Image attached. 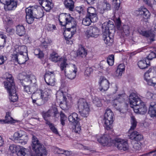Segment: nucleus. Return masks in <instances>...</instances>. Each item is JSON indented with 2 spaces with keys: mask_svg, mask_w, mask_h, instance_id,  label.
Returning <instances> with one entry per match:
<instances>
[{
  "mask_svg": "<svg viewBox=\"0 0 156 156\" xmlns=\"http://www.w3.org/2000/svg\"><path fill=\"white\" fill-rule=\"evenodd\" d=\"M130 105H133L135 112L143 115L147 111V108L144 103L142 101L137 95L134 93H131L129 96Z\"/></svg>",
  "mask_w": 156,
  "mask_h": 156,
  "instance_id": "obj_1",
  "label": "nucleus"
},
{
  "mask_svg": "<svg viewBox=\"0 0 156 156\" xmlns=\"http://www.w3.org/2000/svg\"><path fill=\"white\" fill-rule=\"evenodd\" d=\"M31 145L35 155L32 154L31 156H47L48 152L46 148L41 144L36 136L33 135Z\"/></svg>",
  "mask_w": 156,
  "mask_h": 156,
  "instance_id": "obj_2",
  "label": "nucleus"
},
{
  "mask_svg": "<svg viewBox=\"0 0 156 156\" xmlns=\"http://www.w3.org/2000/svg\"><path fill=\"white\" fill-rule=\"evenodd\" d=\"M58 20L60 24L62 26L65 27L67 25L71 24L70 32L73 36L75 34L76 30V22L70 14L61 15L59 16Z\"/></svg>",
  "mask_w": 156,
  "mask_h": 156,
  "instance_id": "obj_3",
  "label": "nucleus"
},
{
  "mask_svg": "<svg viewBox=\"0 0 156 156\" xmlns=\"http://www.w3.org/2000/svg\"><path fill=\"white\" fill-rule=\"evenodd\" d=\"M131 123L132 125L129 131V138L136 141L140 140L143 137L142 136L136 131L133 130L136 128L137 123L134 116L131 117Z\"/></svg>",
  "mask_w": 156,
  "mask_h": 156,
  "instance_id": "obj_4",
  "label": "nucleus"
},
{
  "mask_svg": "<svg viewBox=\"0 0 156 156\" xmlns=\"http://www.w3.org/2000/svg\"><path fill=\"white\" fill-rule=\"evenodd\" d=\"M79 112L83 117H87L89 115L90 108L86 100L83 98L79 99L78 102Z\"/></svg>",
  "mask_w": 156,
  "mask_h": 156,
  "instance_id": "obj_5",
  "label": "nucleus"
},
{
  "mask_svg": "<svg viewBox=\"0 0 156 156\" xmlns=\"http://www.w3.org/2000/svg\"><path fill=\"white\" fill-rule=\"evenodd\" d=\"M114 116V114L111 110L108 109L106 110L103 122L104 123V126L107 130L112 128Z\"/></svg>",
  "mask_w": 156,
  "mask_h": 156,
  "instance_id": "obj_6",
  "label": "nucleus"
},
{
  "mask_svg": "<svg viewBox=\"0 0 156 156\" xmlns=\"http://www.w3.org/2000/svg\"><path fill=\"white\" fill-rule=\"evenodd\" d=\"M126 95L124 94H119L115 99L112 101V104L113 107L120 113H124L122 108V106L120 103L124 102L126 98Z\"/></svg>",
  "mask_w": 156,
  "mask_h": 156,
  "instance_id": "obj_7",
  "label": "nucleus"
},
{
  "mask_svg": "<svg viewBox=\"0 0 156 156\" xmlns=\"http://www.w3.org/2000/svg\"><path fill=\"white\" fill-rule=\"evenodd\" d=\"M42 115L43 118L47 122L48 121V118L52 116L55 118H57L59 117V114L57 108L54 107L49 109L47 111H43L42 112Z\"/></svg>",
  "mask_w": 156,
  "mask_h": 156,
  "instance_id": "obj_8",
  "label": "nucleus"
},
{
  "mask_svg": "<svg viewBox=\"0 0 156 156\" xmlns=\"http://www.w3.org/2000/svg\"><path fill=\"white\" fill-rule=\"evenodd\" d=\"M44 78L46 83L48 85L52 86L55 85V81L54 71L46 72Z\"/></svg>",
  "mask_w": 156,
  "mask_h": 156,
  "instance_id": "obj_9",
  "label": "nucleus"
},
{
  "mask_svg": "<svg viewBox=\"0 0 156 156\" xmlns=\"http://www.w3.org/2000/svg\"><path fill=\"white\" fill-rule=\"evenodd\" d=\"M115 145L119 149L124 151L127 150L129 148L127 141L123 139L117 138L115 139Z\"/></svg>",
  "mask_w": 156,
  "mask_h": 156,
  "instance_id": "obj_10",
  "label": "nucleus"
},
{
  "mask_svg": "<svg viewBox=\"0 0 156 156\" xmlns=\"http://www.w3.org/2000/svg\"><path fill=\"white\" fill-rule=\"evenodd\" d=\"M28 8L35 18L39 19L44 16V11L41 7L39 6L36 8L34 6H32Z\"/></svg>",
  "mask_w": 156,
  "mask_h": 156,
  "instance_id": "obj_11",
  "label": "nucleus"
},
{
  "mask_svg": "<svg viewBox=\"0 0 156 156\" xmlns=\"http://www.w3.org/2000/svg\"><path fill=\"white\" fill-rule=\"evenodd\" d=\"M100 34V30L96 27H90L87 30L86 34L88 38L97 37Z\"/></svg>",
  "mask_w": 156,
  "mask_h": 156,
  "instance_id": "obj_12",
  "label": "nucleus"
},
{
  "mask_svg": "<svg viewBox=\"0 0 156 156\" xmlns=\"http://www.w3.org/2000/svg\"><path fill=\"white\" fill-rule=\"evenodd\" d=\"M77 72V68L75 65H73L69 68L66 69L65 73V76L68 78L73 80L74 79L76 76V73Z\"/></svg>",
  "mask_w": 156,
  "mask_h": 156,
  "instance_id": "obj_13",
  "label": "nucleus"
},
{
  "mask_svg": "<svg viewBox=\"0 0 156 156\" xmlns=\"http://www.w3.org/2000/svg\"><path fill=\"white\" fill-rule=\"evenodd\" d=\"M0 2L5 5L6 10H11L16 7L17 2L16 0H0Z\"/></svg>",
  "mask_w": 156,
  "mask_h": 156,
  "instance_id": "obj_14",
  "label": "nucleus"
},
{
  "mask_svg": "<svg viewBox=\"0 0 156 156\" xmlns=\"http://www.w3.org/2000/svg\"><path fill=\"white\" fill-rule=\"evenodd\" d=\"M51 90L50 89L45 88L43 91L42 90L39 91L38 95L37 97V99L41 98L44 101H48L51 97Z\"/></svg>",
  "mask_w": 156,
  "mask_h": 156,
  "instance_id": "obj_15",
  "label": "nucleus"
},
{
  "mask_svg": "<svg viewBox=\"0 0 156 156\" xmlns=\"http://www.w3.org/2000/svg\"><path fill=\"white\" fill-rule=\"evenodd\" d=\"M20 55H19V54H15L14 52V54L12 55V58L15 62H17L20 64H23L28 60V55L26 56H24L23 54Z\"/></svg>",
  "mask_w": 156,
  "mask_h": 156,
  "instance_id": "obj_16",
  "label": "nucleus"
},
{
  "mask_svg": "<svg viewBox=\"0 0 156 156\" xmlns=\"http://www.w3.org/2000/svg\"><path fill=\"white\" fill-rule=\"evenodd\" d=\"M100 85L99 89L101 91H105L109 88V83L108 81L103 77H100L99 82Z\"/></svg>",
  "mask_w": 156,
  "mask_h": 156,
  "instance_id": "obj_17",
  "label": "nucleus"
},
{
  "mask_svg": "<svg viewBox=\"0 0 156 156\" xmlns=\"http://www.w3.org/2000/svg\"><path fill=\"white\" fill-rule=\"evenodd\" d=\"M39 3L47 12H49L53 7L51 0H38Z\"/></svg>",
  "mask_w": 156,
  "mask_h": 156,
  "instance_id": "obj_18",
  "label": "nucleus"
},
{
  "mask_svg": "<svg viewBox=\"0 0 156 156\" xmlns=\"http://www.w3.org/2000/svg\"><path fill=\"white\" fill-rule=\"evenodd\" d=\"M4 83L5 88L6 89L8 93L16 92V89L13 80L4 81Z\"/></svg>",
  "mask_w": 156,
  "mask_h": 156,
  "instance_id": "obj_19",
  "label": "nucleus"
},
{
  "mask_svg": "<svg viewBox=\"0 0 156 156\" xmlns=\"http://www.w3.org/2000/svg\"><path fill=\"white\" fill-rule=\"evenodd\" d=\"M115 28L113 22L109 20L108 22L104 23L102 26V31L110 33V30H112Z\"/></svg>",
  "mask_w": 156,
  "mask_h": 156,
  "instance_id": "obj_20",
  "label": "nucleus"
},
{
  "mask_svg": "<svg viewBox=\"0 0 156 156\" xmlns=\"http://www.w3.org/2000/svg\"><path fill=\"white\" fill-rule=\"evenodd\" d=\"M148 113L151 118H156V102H151L150 105Z\"/></svg>",
  "mask_w": 156,
  "mask_h": 156,
  "instance_id": "obj_21",
  "label": "nucleus"
},
{
  "mask_svg": "<svg viewBox=\"0 0 156 156\" xmlns=\"http://www.w3.org/2000/svg\"><path fill=\"white\" fill-rule=\"evenodd\" d=\"M68 119L69 122L74 125L78 124L80 120L78 114L75 112L73 113L70 115L69 116Z\"/></svg>",
  "mask_w": 156,
  "mask_h": 156,
  "instance_id": "obj_22",
  "label": "nucleus"
},
{
  "mask_svg": "<svg viewBox=\"0 0 156 156\" xmlns=\"http://www.w3.org/2000/svg\"><path fill=\"white\" fill-rule=\"evenodd\" d=\"M36 79L35 76L32 74L27 75L26 77L22 80V82L26 83L27 84H30L32 83H36Z\"/></svg>",
  "mask_w": 156,
  "mask_h": 156,
  "instance_id": "obj_23",
  "label": "nucleus"
},
{
  "mask_svg": "<svg viewBox=\"0 0 156 156\" xmlns=\"http://www.w3.org/2000/svg\"><path fill=\"white\" fill-rule=\"evenodd\" d=\"M102 32L103 34V38L105 43L108 44V45H111L113 42V38L110 37V33L105 31Z\"/></svg>",
  "mask_w": 156,
  "mask_h": 156,
  "instance_id": "obj_24",
  "label": "nucleus"
},
{
  "mask_svg": "<svg viewBox=\"0 0 156 156\" xmlns=\"http://www.w3.org/2000/svg\"><path fill=\"white\" fill-rule=\"evenodd\" d=\"M140 33V34L146 37H149L151 41H154L155 35L153 32L151 31H141Z\"/></svg>",
  "mask_w": 156,
  "mask_h": 156,
  "instance_id": "obj_25",
  "label": "nucleus"
},
{
  "mask_svg": "<svg viewBox=\"0 0 156 156\" xmlns=\"http://www.w3.org/2000/svg\"><path fill=\"white\" fill-rule=\"evenodd\" d=\"M26 20L27 23L29 24H31L33 23L34 19L35 18L33 14L30 11L29 9L27 8L26 9Z\"/></svg>",
  "mask_w": 156,
  "mask_h": 156,
  "instance_id": "obj_26",
  "label": "nucleus"
},
{
  "mask_svg": "<svg viewBox=\"0 0 156 156\" xmlns=\"http://www.w3.org/2000/svg\"><path fill=\"white\" fill-rule=\"evenodd\" d=\"M31 92L32 94L31 98L34 97H37L38 95L39 91H41V90L40 89H38V86L36 83H33L31 86Z\"/></svg>",
  "mask_w": 156,
  "mask_h": 156,
  "instance_id": "obj_27",
  "label": "nucleus"
},
{
  "mask_svg": "<svg viewBox=\"0 0 156 156\" xmlns=\"http://www.w3.org/2000/svg\"><path fill=\"white\" fill-rule=\"evenodd\" d=\"M138 65L140 69H144L150 66V62L145 58V60L140 61L138 63Z\"/></svg>",
  "mask_w": 156,
  "mask_h": 156,
  "instance_id": "obj_28",
  "label": "nucleus"
},
{
  "mask_svg": "<svg viewBox=\"0 0 156 156\" xmlns=\"http://www.w3.org/2000/svg\"><path fill=\"white\" fill-rule=\"evenodd\" d=\"M61 59L62 60L60 61L61 64L60 67L61 70V71H64L65 73L66 69L67 68H69L70 67H69L68 64L67 63V59L66 58L63 57Z\"/></svg>",
  "mask_w": 156,
  "mask_h": 156,
  "instance_id": "obj_29",
  "label": "nucleus"
},
{
  "mask_svg": "<svg viewBox=\"0 0 156 156\" xmlns=\"http://www.w3.org/2000/svg\"><path fill=\"white\" fill-rule=\"evenodd\" d=\"M16 32L17 34L20 36L25 34L26 30L24 27L21 25H19L16 27Z\"/></svg>",
  "mask_w": 156,
  "mask_h": 156,
  "instance_id": "obj_30",
  "label": "nucleus"
},
{
  "mask_svg": "<svg viewBox=\"0 0 156 156\" xmlns=\"http://www.w3.org/2000/svg\"><path fill=\"white\" fill-rule=\"evenodd\" d=\"M98 141L100 143L108 144L111 142V140L108 135H104L100 138L98 140Z\"/></svg>",
  "mask_w": 156,
  "mask_h": 156,
  "instance_id": "obj_31",
  "label": "nucleus"
},
{
  "mask_svg": "<svg viewBox=\"0 0 156 156\" xmlns=\"http://www.w3.org/2000/svg\"><path fill=\"white\" fill-rule=\"evenodd\" d=\"M64 5L70 11H73L74 7V2L72 0H65Z\"/></svg>",
  "mask_w": 156,
  "mask_h": 156,
  "instance_id": "obj_32",
  "label": "nucleus"
},
{
  "mask_svg": "<svg viewBox=\"0 0 156 156\" xmlns=\"http://www.w3.org/2000/svg\"><path fill=\"white\" fill-rule=\"evenodd\" d=\"M140 14L144 18L147 19L149 18L151 14L147 9L144 8H142L140 10Z\"/></svg>",
  "mask_w": 156,
  "mask_h": 156,
  "instance_id": "obj_33",
  "label": "nucleus"
},
{
  "mask_svg": "<svg viewBox=\"0 0 156 156\" xmlns=\"http://www.w3.org/2000/svg\"><path fill=\"white\" fill-rule=\"evenodd\" d=\"M50 57L51 60L55 62H57L59 61L60 62L62 60V58H63V57H60L57 53L55 52L51 53Z\"/></svg>",
  "mask_w": 156,
  "mask_h": 156,
  "instance_id": "obj_34",
  "label": "nucleus"
},
{
  "mask_svg": "<svg viewBox=\"0 0 156 156\" xmlns=\"http://www.w3.org/2000/svg\"><path fill=\"white\" fill-rule=\"evenodd\" d=\"M18 156H30V153L25 148H20L17 153Z\"/></svg>",
  "mask_w": 156,
  "mask_h": 156,
  "instance_id": "obj_35",
  "label": "nucleus"
},
{
  "mask_svg": "<svg viewBox=\"0 0 156 156\" xmlns=\"http://www.w3.org/2000/svg\"><path fill=\"white\" fill-rule=\"evenodd\" d=\"M87 53V51L85 50V48L81 45H80L78 50V54L81 57H83L86 56Z\"/></svg>",
  "mask_w": 156,
  "mask_h": 156,
  "instance_id": "obj_36",
  "label": "nucleus"
},
{
  "mask_svg": "<svg viewBox=\"0 0 156 156\" xmlns=\"http://www.w3.org/2000/svg\"><path fill=\"white\" fill-rule=\"evenodd\" d=\"M27 138L23 137V138H14V141L16 143L20 144L21 145H23L27 143Z\"/></svg>",
  "mask_w": 156,
  "mask_h": 156,
  "instance_id": "obj_37",
  "label": "nucleus"
},
{
  "mask_svg": "<svg viewBox=\"0 0 156 156\" xmlns=\"http://www.w3.org/2000/svg\"><path fill=\"white\" fill-rule=\"evenodd\" d=\"M130 28L128 25H124L123 26L120 28V30L121 31L123 35L125 34L127 35L129 33Z\"/></svg>",
  "mask_w": 156,
  "mask_h": 156,
  "instance_id": "obj_38",
  "label": "nucleus"
},
{
  "mask_svg": "<svg viewBox=\"0 0 156 156\" xmlns=\"http://www.w3.org/2000/svg\"><path fill=\"white\" fill-rule=\"evenodd\" d=\"M20 148L19 145H16L14 144L10 145L9 147V150L12 153H17Z\"/></svg>",
  "mask_w": 156,
  "mask_h": 156,
  "instance_id": "obj_39",
  "label": "nucleus"
},
{
  "mask_svg": "<svg viewBox=\"0 0 156 156\" xmlns=\"http://www.w3.org/2000/svg\"><path fill=\"white\" fill-rule=\"evenodd\" d=\"M16 93V92L9 93L10 95L9 98L11 102H14L18 101V97Z\"/></svg>",
  "mask_w": 156,
  "mask_h": 156,
  "instance_id": "obj_40",
  "label": "nucleus"
},
{
  "mask_svg": "<svg viewBox=\"0 0 156 156\" xmlns=\"http://www.w3.org/2000/svg\"><path fill=\"white\" fill-rule=\"evenodd\" d=\"M21 83L23 87L24 91L29 94H32L31 92V86H29L27 85V84L26 83L21 82Z\"/></svg>",
  "mask_w": 156,
  "mask_h": 156,
  "instance_id": "obj_41",
  "label": "nucleus"
},
{
  "mask_svg": "<svg viewBox=\"0 0 156 156\" xmlns=\"http://www.w3.org/2000/svg\"><path fill=\"white\" fill-rule=\"evenodd\" d=\"M19 50H20V51H19V52H17L16 54H23V53H25L26 55H27V47L25 46H19L18 47Z\"/></svg>",
  "mask_w": 156,
  "mask_h": 156,
  "instance_id": "obj_42",
  "label": "nucleus"
},
{
  "mask_svg": "<svg viewBox=\"0 0 156 156\" xmlns=\"http://www.w3.org/2000/svg\"><path fill=\"white\" fill-rule=\"evenodd\" d=\"M86 16L87 17L89 18L92 22L94 23L97 22L98 20V17L97 14H87Z\"/></svg>",
  "mask_w": 156,
  "mask_h": 156,
  "instance_id": "obj_43",
  "label": "nucleus"
},
{
  "mask_svg": "<svg viewBox=\"0 0 156 156\" xmlns=\"http://www.w3.org/2000/svg\"><path fill=\"white\" fill-rule=\"evenodd\" d=\"M46 124L49 126L52 132L55 134H58L57 129L55 127L53 124L51 123L49 121H47Z\"/></svg>",
  "mask_w": 156,
  "mask_h": 156,
  "instance_id": "obj_44",
  "label": "nucleus"
},
{
  "mask_svg": "<svg viewBox=\"0 0 156 156\" xmlns=\"http://www.w3.org/2000/svg\"><path fill=\"white\" fill-rule=\"evenodd\" d=\"M34 53L38 58H43L44 56L43 52L39 48L35 49L34 50Z\"/></svg>",
  "mask_w": 156,
  "mask_h": 156,
  "instance_id": "obj_45",
  "label": "nucleus"
},
{
  "mask_svg": "<svg viewBox=\"0 0 156 156\" xmlns=\"http://www.w3.org/2000/svg\"><path fill=\"white\" fill-rule=\"evenodd\" d=\"M101 100V99L98 97H95L93 99V102L97 107H99L101 106L102 105Z\"/></svg>",
  "mask_w": 156,
  "mask_h": 156,
  "instance_id": "obj_46",
  "label": "nucleus"
},
{
  "mask_svg": "<svg viewBox=\"0 0 156 156\" xmlns=\"http://www.w3.org/2000/svg\"><path fill=\"white\" fill-rule=\"evenodd\" d=\"M114 61V55H109L107 59V62L109 65L112 66L113 65Z\"/></svg>",
  "mask_w": 156,
  "mask_h": 156,
  "instance_id": "obj_47",
  "label": "nucleus"
},
{
  "mask_svg": "<svg viewBox=\"0 0 156 156\" xmlns=\"http://www.w3.org/2000/svg\"><path fill=\"white\" fill-rule=\"evenodd\" d=\"M91 22L92 21L86 15V17L83 19L82 23L86 26H88L91 24Z\"/></svg>",
  "mask_w": 156,
  "mask_h": 156,
  "instance_id": "obj_48",
  "label": "nucleus"
},
{
  "mask_svg": "<svg viewBox=\"0 0 156 156\" xmlns=\"http://www.w3.org/2000/svg\"><path fill=\"white\" fill-rule=\"evenodd\" d=\"M60 121L61 124L63 126H64L65 124V121L67 119V117L62 112H60Z\"/></svg>",
  "mask_w": 156,
  "mask_h": 156,
  "instance_id": "obj_49",
  "label": "nucleus"
},
{
  "mask_svg": "<svg viewBox=\"0 0 156 156\" xmlns=\"http://www.w3.org/2000/svg\"><path fill=\"white\" fill-rule=\"evenodd\" d=\"M156 58V53L152 51L145 58L147 59L148 62H149L150 60H152L153 58Z\"/></svg>",
  "mask_w": 156,
  "mask_h": 156,
  "instance_id": "obj_50",
  "label": "nucleus"
},
{
  "mask_svg": "<svg viewBox=\"0 0 156 156\" xmlns=\"http://www.w3.org/2000/svg\"><path fill=\"white\" fill-rule=\"evenodd\" d=\"M93 72V69L91 67H87L85 70L84 75L87 77H88Z\"/></svg>",
  "mask_w": 156,
  "mask_h": 156,
  "instance_id": "obj_51",
  "label": "nucleus"
},
{
  "mask_svg": "<svg viewBox=\"0 0 156 156\" xmlns=\"http://www.w3.org/2000/svg\"><path fill=\"white\" fill-rule=\"evenodd\" d=\"M63 34L65 39L71 38L73 36L70 32V31L65 30L63 33Z\"/></svg>",
  "mask_w": 156,
  "mask_h": 156,
  "instance_id": "obj_52",
  "label": "nucleus"
},
{
  "mask_svg": "<svg viewBox=\"0 0 156 156\" xmlns=\"http://www.w3.org/2000/svg\"><path fill=\"white\" fill-rule=\"evenodd\" d=\"M63 103L62 104V109H66L69 108V107L67 104V103L66 101L67 98L66 97H65L64 96H63Z\"/></svg>",
  "mask_w": 156,
  "mask_h": 156,
  "instance_id": "obj_53",
  "label": "nucleus"
},
{
  "mask_svg": "<svg viewBox=\"0 0 156 156\" xmlns=\"http://www.w3.org/2000/svg\"><path fill=\"white\" fill-rule=\"evenodd\" d=\"M87 14H97L96 9L93 7H89L87 9Z\"/></svg>",
  "mask_w": 156,
  "mask_h": 156,
  "instance_id": "obj_54",
  "label": "nucleus"
},
{
  "mask_svg": "<svg viewBox=\"0 0 156 156\" xmlns=\"http://www.w3.org/2000/svg\"><path fill=\"white\" fill-rule=\"evenodd\" d=\"M104 10L108 11L111 9V5L108 2H104L103 4Z\"/></svg>",
  "mask_w": 156,
  "mask_h": 156,
  "instance_id": "obj_55",
  "label": "nucleus"
},
{
  "mask_svg": "<svg viewBox=\"0 0 156 156\" xmlns=\"http://www.w3.org/2000/svg\"><path fill=\"white\" fill-rule=\"evenodd\" d=\"M7 121H5V119L3 120V123H14L16 121L13 119V118L11 117V118L10 119L9 118H7Z\"/></svg>",
  "mask_w": 156,
  "mask_h": 156,
  "instance_id": "obj_56",
  "label": "nucleus"
},
{
  "mask_svg": "<svg viewBox=\"0 0 156 156\" xmlns=\"http://www.w3.org/2000/svg\"><path fill=\"white\" fill-rule=\"evenodd\" d=\"M115 22L117 28L119 30H120L121 25V21L120 18H119L116 19Z\"/></svg>",
  "mask_w": 156,
  "mask_h": 156,
  "instance_id": "obj_57",
  "label": "nucleus"
},
{
  "mask_svg": "<svg viewBox=\"0 0 156 156\" xmlns=\"http://www.w3.org/2000/svg\"><path fill=\"white\" fill-rule=\"evenodd\" d=\"M47 29L49 31H53L56 29L55 25L49 24L47 27Z\"/></svg>",
  "mask_w": 156,
  "mask_h": 156,
  "instance_id": "obj_58",
  "label": "nucleus"
},
{
  "mask_svg": "<svg viewBox=\"0 0 156 156\" xmlns=\"http://www.w3.org/2000/svg\"><path fill=\"white\" fill-rule=\"evenodd\" d=\"M6 60L7 58L5 56L0 54V65L3 64Z\"/></svg>",
  "mask_w": 156,
  "mask_h": 156,
  "instance_id": "obj_59",
  "label": "nucleus"
},
{
  "mask_svg": "<svg viewBox=\"0 0 156 156\" xmlns=\"http://www.w3.org/2000/svg\"><path fill=\"white\" fill-rule=\"evenodd\" d=\"M115 4L114 8L116 10H118L120 7V0H118L117 1L113 2Z\"/></svg>",
  "mask_w": 156,
  "mask_h": 156,
  "instance_id": "obj_60",
  "label": "nucleus"
},
{
  "mask_svg": "<svg viewBox=\"0 0 156 156\" xmlns=\"http://www.w3.org/2000/svg\"><path fill=\"white\" fill-rule=\"evenodd\" d=\"M124 71L117 69L115 73V76L117 77L121 76Z\"/></svg>",
  "mask_w": 156,
  "mask_h": 156,
  "instance_id": "obj_61",
  "label": "nucleus"
},
{
  "mask_svg": "<svg viewBox=\"0 0 156 156\" xmlns=\"http://www.w3.org/2000/svg\"><path fill=\"white\" fill-rule=\"evenodd\" d=\"M14 135L16 136L15 138H23V137L27 138V136H26L21 134L19 132H16L15 133Z\"/></svg>",
  "mask_w": 156,
  "mask_h": 156,
  "instance_id": "obj_62",
  "label": "nucleus"
},
{
  "mask_svg": "<svg viewBox=\"0 0 156 156\" xmlns=\"http://www.w3.org/2000/svg\"><path fill=\"white\" fill-rule=\"evenodd\" d=\"M134 151H137L140 150L141 147L140 145L138 144H135L133 146Z\"/></svg>",
  "mask_w": 156,
  "mask_h": 156,
  "instance_id": "obj_63",
  "label": "nucleus"
},
{
  "mask_svg": "<svg viewBox=\"0 0 156 156\" xmlns=\"http://www.w3.org/2000/svg\"><path fill=\"white\" fill-rule=\"evenodd\" d=\"M6 81H8L9 80H13V78L11 74H9V73H6Z\"/></svg>",
  "mask_w": 156,
  "mask_h": 156,
  "instance_id": "obj_64",
  "label": "nucleus"
}]
</instances>
